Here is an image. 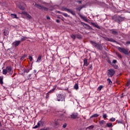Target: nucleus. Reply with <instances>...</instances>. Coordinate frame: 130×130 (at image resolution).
Returning <instances> with one entry per match:
<instances>
[{
  "label": "nucleus",
  "instance_id": "obj_36",
  "mask_svg": "<svg viewBox=\"0 0 130 130\" xmlns=\"http://www.w3.org/2000/svg\"><path fill=\"white\" fill-rule=\"evenodd\" d=\"M67 123H64V124H63L62 127H63V128H66L67 127Z\"/></svg>",
  "mask_w": 130,
  "mask_h": 130
},
{
  "label": "nucleus",
  "instance_id": "obj_24",
  "mask_svg": "<svg viewBox=\"0 0 130 130\" xmlns=\"http://www.w3.org/2000/svg\"><path fill=\"white\" fill-rule=\"evenodd\" d=\"M11 16L12 17V18H13V19L17 18V15L15 14H11Z\"/></svg>",
  "mask_w": 130,
  "mask_h": 130
},
{
  "label": "nucleus",
  "instance_id": "obj_56",
  "mask_svg": "<svg viewBox=\"0 0 130 130\" xmlns=\"http://www.w3.org/2000/svg\"><path fill=\"white\" fill-rule=\"evenodd\" d=\"M62 21H64V20L63 19H61Z\"/></svg>",
  "mask_w": 130,
  "mask_h": 130
},
{
  "label": "nucleus",
  "instance_id": "obj_44",
  "mask_svg": "<svg viewBox=\"0 0 130 130\" xmlns=\"http://www.w3.org/2000/svg\"><path fill=\"white\" fill-rule=\"evenodd\" d=\"M117 62V61L116 60H113L112 63H116Z\"/></svg>",
  "mask_w": 130,
  "mask_h": 130
},
{
  "label": "nucleus",
  "instance_id": "obj_29",
  "mask_svg": "<svg viewBox=\"0 0 130 130\" xmlns=\"http://www.w3.org/2000/svg\"><path fill=\"white\" fill-rule=\"evenodd\" d=\"M109 85H112V81H111V80H110V79L108 78L107 79Z\"/></svg>",
  "mask_w": 130,
  "mask_h": 130
},
{
  "label": "nucleus",
  "instance_id": "obj_7",
  "mask_svg": "<svg viewBox=\"0 0 130 130\" xmlns=\"http://www.w3.org/2000/svg\"><path fill=\"white\" fill-rule=\"evenodd\" d=\"M103 38L106 40V41H110V42H113L114 43H117V42L116 41L114 40L112 38H108L106 37H103Z\"/></svg>",
  "mask_w": 130,
  "mask_h": 130
},
{
  "label": "nucleus",
  "instance_id": "obj_5",
  "mask_svg": "<svg viewBox=\"0 0 130 130\" xmlns=\"http://www.w3.org/2000/svg\"><path fill=\"white\" fill-rule=\"evenodd\" d=\"M114 74H115V71L113 69H110L107 71V75L108 77H110L111 78H112Z\"/></svg>",
  "mask_w": 130,
  "mask_h": 130
},
{
  "label": "nucleus",
  "instance_id": "obj_30",
  "mask_svg": "<svg viewBox=\"0 0 130 130\" xmlns=\"http://www.w3.org/2000/svg\"><path fill=\"white\" fill-rule=\"evenodd\" d=\"M19 8L20 9V10H21V11H24V10H25V7L22 6H19Z\"/></svg>",
  "mask_w": 130,
  "mask_h": 130
},
{
  "label": "nucleus",
  "instance_id": "obj_37",
  "mask_svg": "<svg viewBox=\"0 0 130 130\" xmlns=\"http://www.w3.org/2000/svg\"><path fill=\"white\" fill-rule=\"evenodd\" d=\"M4 34L5 36H7V35H9V32L8 31H4Z\"/></svg>",
  "mask_w": 130,
  "mask_h": 130
},
{
  "label": "nucleus",
  "instance_id": "obj_12",
  "mask_svg": "<svg viewBox=\"0 0 130 130\" xmlns=\"http://www.w3.org/2000/svg\"><path fill=\"white\" fill-rule=\"evenodd\" d=\"M22 14H23V15H24V16H26V17H27V18H28V19H32V17L31 16V15L28 14V13H27V12H22Z\"/></svg>",
  "mask_w": 130,
  "mask_h": 130
},
{
  "label": "nucleus",
  "instance_id": "obj_9",
  "mask_svg": "<svg viewBox=\"0 0 130 130\" xmlns=\"http://www.w3.org/2000/svg\"><path fill=\"white\" fill-rule=\"evenodd\" d=\"M71 118H72V119H77V118H79V117H78L77 113H72V114L71 115Z\"/></svg>",
  "mask_w": 130,
  "mask_h": 130
},
{
  "label": "nucleus",
  "instance_id": "obj_52",
  "mask_svg": "<svg viewBox=\"0 0 130 130\" xmlns=\"http://www.w3.org/2000/svg\"><path fill=\"white\" fill-rule=\"evenodd\" d=\"M57 13H58V14H62L63 13L60 12V11H57Z\"/></svg>",
  "mask_w": 130,
  "mask_h": 130
},
{
  "label": "nucleus",
  "instance_id": "obj_43",
  "mask_svg": "<svg viewBox=\"0 0 130 130\" xmlns=\"http://www.w3.org/2000/svg\"><path fill=\"white\" fill-rule=\"evenodd\" d=\"M111 121H114L115 120V119L114 118H112L110 119Z\"/></svg>",
  "mask_w": 130,
  "mask_h": 130
},
{
  "label": "nucleus",
  "instance_id": "obj_32",
  "mask_svg": "<svg viewBox=\"0 0 130 130\" xmlns=\"http://www.w3.org/2000/svg\"><path fill=\"white\" fill-rule=\"evenodd\" d=\"M103 88V86L102 85H100L98 88V91H101L102 88Z\"/></svg>",
  "mask_w": 130,
  "mask_h": 130
},
{
  "label": "nucleus",
  "instance_id": "obj_57",
  "mask_svg": "<svg viewBox=\"0 0 130 130\" xmlns=\"http://www.w3.org/2000/svg\"><path fill=\"white\" fill-rule=\"evenodd\" d=\"M58 18H59V19H60V17H58Z\"/></svg>",
  "mask_w": 130,
  "mask_h": 130
},
{
  "label": "nucleus",
  "instance_id": "obj_17",
  "mask_svg": "<svg viewBox=\"0 0 130 130\" xmlns=\"http://www.w3.org/2000/svg\"><path fill=\"white\" fill-rule=\"evenodd\" d=\"M56 89V85H55V86H54L52 90H50L48 93L49 94H50V93H53V91H54V90H55Z\"/></svg>",
  "mask_w": 130,
  "mask_h": 130
},
{
  "label": "nucleus",
  "instance_id": "obj_3",
  "mask_svg": "<svg viewBox=\"0 0 130 130\" xmlns=\"http://www.w3.org/2000/svg\"><path fill=\"white\" fill-rule=\"evenodd\" d=\"M11 72H12V67L8 66L6 67L5 69L3 70V74H4V75H7V73H11Z\"/></svg>",
  "mask_w": 130,
  "mask_h": 130
},
{
  "label": "nucleus",
  "instance_id": "obj_35",
  "mask_svg": "<svg viewBox=\"0 0 130 130\" xmlns=\"http://www.w3.org/2000/svg\"><path fill=\"white\" fill-rule=\"evenodd\" d=\"M41 123H42V121H40L38 122L37 125L39 126H39H40V124H41Z\"/></svg>",
  "mask_w": 130,
  "mask_h": 130
},
{
  "label": "nucleus",
  "instance_id": "obj_50",
  "mask_svg": "<svg viewBox=\"0 0 130 130\" xmlns=\"http://www.w3.org/2000/svg\"><path fill=\"white\" fill-rule=\"evenodd\" d=\"M55 125H58V122H56L55 123Z\"/></svg>",
  "mask_w": 130,
  "mask_h": 130
},
{
  "label": "nucleus",
  "instance_id": "obj_31",
  "mask_svg": "<svg viewBox=\"0 0 130 130\" xmlns=\"http://www.w3.org/2000/svg\"><path fill=\"white\" fill-rule=\"evenodd\" d=\"M76 37L78 39H82V36H81V35H80V34L77 35Z\"/></svg>",
  "mask_w": 130,
  "mask_h": 130
},
{
  "label": "nucleus",
  "instance_id": "obj_41",
  "mask_svg": "<svg viewBox=\"0 0 130 130\" xmlns=\"http://www.w3.org/2000/svg\"><path fill=\"white\" fill-rule=\"evenodd\" d=\"M103 118H106V117H107V115H106V114H104L103 115Z\"/></svg>",
  "mask_w": 130,
  "mask_h": 130
},
{
  "label": "nucleus",
  "instance_id": "obj_34",
  "mask_svg": "<svg viewBox=\"0 0 130 130\" xmlns=\"http://www.w3.org/2000/svg\"><path fill=\"white\" fill-rule=\"evenodd\" d=\"M71 38H72V39H73V40H75V39H76V36L74 35H71Z\"/></svg>",
  "mask_w": 130,
  "mask_h": 130
},
{
  "label": "nucleus",
  "instance_id": "obj_33",
  "mask_svg": "<svg viewBox=\"0 0 130 130\" xmlns=\"http://www.w3.org/2000/svg\"><path fill=\"white\" fill-rule=\"evenodd\" d=\"M61 119L66 120V116H64V115H61Z\"/></svg>",
  "mask_w": 130,
  "mask_h": 130
},
{
  "label": "nucleus",
  "instance_id": "obj_11",
  "mask_svg": "<svg viewBox=\"0 0 130 130\" xmlns=\"http://www.w3.org/2000/svg\"><path fill=\"white\" fill-rule=\"evenodd\" d=\"M21 43V41H16L14 43H13V45H14L15 47H17L19 44Z\"/></svg>",
  "mask_w": 130,
  "mask_h": 130
},
{
  "label": "nucleus",
  "instance_id": "obj_4",
  "mask_svg": "<svg viewBox=\"0 0 130 130\" xmlns=\"http://www.w3.org/2000/svg\"><path fill=\"white\" fill-rule=\"evenodd\" d=\"M35 7H36V8H37L39 10H43L44 11H48V8L44 6H41L39 4H36L35 5Z\"/></svg>",
  "mask_w": 130,
  "mask_h": 130
},
{
  "label": "nucleus",
  "instance_id": "obj_39",
  "mask_svg": "<svg viewBox=\"0 0 130 130\" xmlns=\"http://www.w3.org/2000/svg\"><path fill=\"white\" fill-rule=\"evenodd\" d=\"M62 15H64V17H69V15L67 13H62Z\"/></svg>",
  "mask_w": 130,
  "mask_h": 130
},
{
  "label": "nucleus",
  "instance_id": "obj_13",
  "mask_svg": "<svg viewBox=\"0 0 130 130\" xmlns=\"http://www.w3.org/2000/svg\"><path fill=\"white\" fill-rule=\"evenodd\" d=\"M113 35H118V32L114 29L111 30Z\"/></svg>",
  "mask_w": 130,
  "mask_h": 130
},
{
  "label": "nucleus",
  "instance_id": "obj_55",
  "mask_svg": "<svg viewBox=\"0 0 130 130\" xmlns=\"http://www.w3.org/2000/svg\"><path fill=\"white\" fill-rule=\"evenodd\" d=\"M25 38H23L22 39V40H25Z\"/></svg>",
  "mask_w": 130,
  "mask_h": 130
},
{
  "label": "nucleus",
  "instance_id": "obj_1",
  "mask_svg": "<svg viewBox=\"0 0 130 130\" xmlns=\"http://www.w3.org/2000/svg\"><path fill=\"white\" fill-rule=\"evenodd\" d=\"M125 19V17H121L119 15H114L112 17V20H113L115 22H117V23H118V24H120V23L124 21Z\"/></svg>",
  "mask_w": 130,
  "mask_h": 130
},
{
  "label": "nucleus",
  "instance_id": "obj_14",
  "mask_svg": "<svg viewBox=\"0 0 130 130\" xmlns=\"http://www.w3.org/2000/svg\"><path fill=\"white\" fill-rule=\"evenodd\" d=\"M91 25L93 26V27H95V28H97L98 29H100V26L98 25V24L94 23V22H91Z\"/></svg>",
  "mask_w": 130,
  "mask_h": 130
},
{
  "label": "nucleus",
  "instance_id": "obj_10",
  "mask_svg": "<svg viewBox=\"0 0 130 130\" xmlns=\"http://www.w3.org/2000/svg\"><path fill=\"white\" fill-rule=\"evenodd\" d=\"M81 24L83 25V26H84V25H85V26H86L87 29H88L89 30H93V28H92V27H90V25H88L87 24H86L84 22H81Z\"/></svg>",
  "mask_w": 130,
  "mask_h": 130
},
{
  "label": "nucleus",
  "instance_id": "obj_18",
  "mask_svg": "<svg viewBox=\"0 0 130 130\" xmlns=\"http://www.w3.org/2000/svg\"><path fill=\"white\" fill-rule=\"evenodd\" d=\"M99 122L101 125H103V124H105V121H104V120L99 121Z\"/></svg>",
  "mask_w": 130,
  "mask_h": 130
},
{
  "label": "nucleus",
  "instance_id": "obj_16",
  "mask_svg": "<svg viewBox=\"0 0 130 130\" xmlns=\"http://www.w3.org/2000/svg\"><path fill=\"white\" fill-rule=\"evenodd\" d=\"M89 65V63H88V60L86 58H84V66L87 67Z\"/></svg>",
  "mask_w": 130,
  "mask_h": 130
},
{
  "label": "nucleus",
  "instance_id": "obj_26",
  "mask_svg": "<svg viewBox=\"0 0 130 130\" xmlns=\"http://www.w3.org/2000/svg\"><path fill=\"white\" fill-rule=\"evenodd\" d=\"M25 57H27L26 54H24L20 58L21 60H23L25 59Z\"/></svg>",
  "mask_w": 130,
  "mask_h": 130
},
{
  "label": "nucleus",
  "instance_id": "obj_22",
  "mask_svg": "<svg viewBox=\"0 0 130 130\" xmlns=\"http://www.w3.org/2000/svg\"><path fill=\"white\" fill-rule=\"evenodd\" d=\"M116 55L118 56V58H119L120 59L122 58L121 55L120 54H119V53L116 52Z\"/></svg>",
  "mask_w": 130,
  "mask_h": 130
},
{
  "label": "nucleus",
  "instance_id": "obj_15",
  "mask_svg": "<svg viewBox=\"0 0 130 130\" xmlns=\"http://www.w3.org/2000/svg\"><path fill=\"white\" fill-rule=\"evenodd\" d=\"M95 48H97L98 49H99L100 50H102L103 47H102V45L101 44H98L96 45V47Z\"/></svg>",
  "mask_w": 130,
  "mask_h": 130
},
{
  "label": "nucleus",
  "instance_id": "obj_53",
  "mask_svg": "<svg viewBox=\"0 0 130 130\" xmlns=\"http://www.w3.org/2000/svg\"><path fill=\"white\" fill-rule=\"evenodd\" d=\"M116 69H117V68H118V66H116V67H115Z\"/></svg>",
  "mask_w": 130,
  "mask_h": 130
},
{
  "label": "nucleus",
  "instance_id": "obj_23",
  "mask_svg": "<svg viewBox=\"0 0 130 130\" xmlns=\"http://www.w3.org/2000/svg\"><path fill=\"white\" fill-rule=\"evenodd\" d=\"M42 58V55H39L37 61L38 62V61H40V60H41Z\"/></svg>",
  "mask_w": 130,
  "mask_h": 130
},
{
  "label": "nucleus",
  "instance_id": "obj_49",
  "mask_svg": "<svg viewBox=\"0 0 130 130\" xmlns=\"http://www.w3.org/2000/svg\"><path fill=\"white\" fill-rule=\"evenodd\" d=\"M126 44H130V41H127L126 43Z\"/></svg>",
  "mask_w": 130,
  "mask_h": 130
},
{
  "label": "nucleus",
  "instance_id": "obj_21",
  "mask_svg": "<svg viewBox=\"0 0 130 130\" xmlns=\"http://www.w3.org/2000/svg\"><path fill=\"white\" fill-rule=\"evenodd\" d=\"M3 80H4V77L3 76H0V84H1V85H3L4 83Z\"/></svg>",
  "mask_w": 130,
  "mask_h": 130
},
{
  "label": "nucleus",
  "instance_id": "obj_27",
  "mask_svg": "<svg viewBox=\"0 0 130 130\" xmlns=\"http://www.w3.org/2000/svg\"><path fill=\"white\" fill-rule=\"evenodd\" d=\"M74 89H76V90H78V89H79V85L78 83H76L74 85Z\"/></svg>",
  "mask_w": 130,
  "mask_h": 130
},
{
  "label": "nucleus",
  "instance_id": "obj_19",
  "mask_svg": "<svg viewBox=\"0 0 130 130\" xmlns=\"http://www.w3.org/2000/svg\"><path fill=\"white\" fill-rule=\"evenodd\" d=\"M90 43L91 44H92V45L93 46H94V47H96V46H97V45L98 44H96V43H95V42H93V41H90Z\"/></svg>",
  "mask_w": 130,
  "mask_h": 130
},
{
  "label": "nucleus",
  "instance_id": "obj_38",
  "mask_svg": "<svg viewBox=\"0 0 130 130\" xmlns=\"http://www.w3.org/2000/svg\"><path fill=\"white\" fill-rule=\"evenodd\" d=\"M28 59H29V60H30V61H32V60H33V58L31 56H29L28 57Z\"/></svg>",
  "mask_w": 130,
  "mask_h": 130
},
{
  "label": "nucleus",
  "instance_id": "obj_25",
  "mask_svg": "<svg viewBox=\"0 0 130 130\" xmlns=\"http://www.w3.org/2000/svg\"><path fill=\"white\" fill-rule=\"evenodd\" d=\"M98 116H99V115L97 114H94L90 117V118H93V117H98Z\"/></svg>",
  "mask_w": 130,
  "mask_h": 130
},
{
  "label": "nucleus",
  "instance_id": "obj_2",
  "mask_svg": "<svg viewBox=\"0 0 130 130\" xmlns=\"http://www.w3.org/2000/svg\"><path fill=\"white\" fill-rule=\"evenodd\" d=\"M118 50L121 52L122 53H124L125 55H129L130 51L128 49H125L124 48L118 47Z\"/></svg>",
  "mask_w": 130,
  "mask_h": 130
},
{
  "label": "nucleus",
  "instance_id": "obj_45",
  "mask_svg": "<svg viewBox=\"0 0 130 130\" xmlns=\"http://www.w3.org/2000/svg\"><path fill=\"white\" fill-rule=\"evenodd\" d=\"M38 127H39L38 125H36L35 127H32V128H38Z\"/></svg>",
  "mask_w": 130,
  "mask_h": 130
},
{
  "label": "nucleus",
  "instance_id": "obj_28",
  "mask_svg": "<svg viewBox=\"0 0 130 130\" xmlns=\"http://www.w3.org/2000/svg\"><path fill=\"white\" fill-rule=\"evenodd\" d=\"M106 126H108V127H111L112 126V123H108L106 124Z\"/></svg>",
  "mask_w": 130,
  "mask_h": 130
},
{
  "label": "nucleus",
  "instance_id": "obj_47",
  "mask_svg": "<svg viewBox=\"0 0 130 130\" xmlns=\"http://www.w3.org/2000/svg\"><path fill=\"white\" fill-rule=\"evenodd\" d=\"M47 20H50V17L49 16H47Z\"/></svg>",
  "mask_w": 130,
  "mask_h": 130
},
{
  "label": "nucleus",
  "instance_id": "obj_20",
  "mask_svg": "<svg viewBox=\"0 0 130 130\" xmlns=\"http://www.w3.org/2000/svg\"><path fill=\"white\" fill-rule=\"evenodd\" d=\"M79 17H80V18H81V19H83V20H84V21H87V18H86V17H84L83 15L80 14Z\"/></svg>",
  "mask_w": 130,
  "mask_h": 130
},
{
  "label": "nucleus",
  "instance_id": "obj_40",
  "mask_svg": "<svg viewBox=\"0 0 130 130\" xmlns=\"http://www.w3.org/2000/svg\"><path fill=\"white\" fill-rule=\"evenodd\" d=\"M93 127H94V126H93V125H91V126H89L88 127V128H89V129H92V128H93Z\"/></svg>",
  "mask_w": 130,
  "mask_h": 130
},
{
  "label": "nucleus",
  "instance_id": "obj_48",
  "mask_svg": "<svg viewBox=\"0 0 130 130\" xmlns=\"http://www.w3.org/2000/svg\"><path fill=\"white\" fill-rule=\"evenodd\" d=\"M56 22H57V23H59L60 21H59V20L57 19V20H56Z\"/></svg>",
  "mask_w": 130,
  "mask_h": 130
},
{
  "label": "nucleus",
  "instance_id": "obj_54",
  "mask_svg": "<svg viewBox=\"0 0 130 130\" xmlns=\"http://www.w3.org/2000/svg\"><path fill=\"white\" fill-rule=\"evenodd\" d=\"M0 126H2V123L0 122Z\"/></svg>",
  "mask_w": 130,
  "mask_h": 130
},
{
  "label": "nucleus",
  "instance_id": "obj_8",
  "mask_svg": "<svg viewBox=\"0 0 130 130\" xmlns=\"http://www.w3.org/2000/svg\"><path fill=\"white\" fill-rule=\"evenodd\" d=\"M57 101H64V96L62 95L61 94H58L57 96Z\"/></svg>",
  "mask_w": 130,
  "mask_h": 130
},
{
  "label": "nucleus",
  "instance_id": "obj_51",
  "mask_svg": "<svg viewBox=\"0 0 130 130\" xmlns=\"http://www.w3.org/2000/svg\"><path fill=\"white\" fill-rule=\"evenodd\" d=\"M78 3H79V4H81L82 3V1H78Z\"/></svg>",
  "mask_w": 130,
  "mask_h": 130
},
{
  "label": "nucleus",
  "instance_id": "obj_42",
  "mask_svg": "<svg viewBox=\"0 0 130 130\" xmlns=\"http://www.w3.org/2000/svg\"><path fill=\"white\" fill-rule=\"evenodd\" d=\"M46 98H47V99L49 98V93L48 92L47 93Z\"/></svg>",
  "mask_w": 130,
  "mask_h": 130
},
{
  "label": "nucleus",
  "instance_id": "obj_58",
  "mask_svg": "<svg viewBox=\"0 0 130 130\" xmlns=\"http://www.w3.org/2000/svg\"><path fill=\"white\" fill-rule=\"evenodd\" d=\"M84 119H86V118H85V117L83 118Z\"/></svg>",
  "mask_w": 130,
  "mask_h": 130
},
{
  "label": "nucleus",
  "instance_id": "obj_6",
  "mask_svg": "<svg viewBox=\"0 0 130 130\" xmlns=\"http://www.w3.org/2000/svg\"><path fill=\"white\" fill-rule=\"evenodd\" d=\"M62 11H66V12H68L69 13H70V14H72V15H73V16L76 15V13L75 12L73 11V10L72 9H69L66 8H62Z\"/></svg>",
  "mask_w": 130,
  "mask_h": 130
},
{
  "label": "nucleus",
  "instance_id": "obj_46",
  "mask_svg": "<svg viewBox=\"0 0 130 130\" xmlns=\"http://www.w3.org/2000/svg\"><path fill=\"white\" fill-rule=\"evenodd\" d=\"M130 84V81H128L127 83V86H129Z\"/></svg>",
  "mask_w": 130,
  "mask_h": 130
}]
</instances>
